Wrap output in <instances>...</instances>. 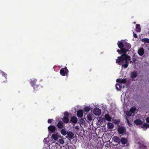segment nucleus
Returning <instances> with one entry per match:
<instances>
[{"label":"nucleus","instance_id":"a18cd8bd","mask_svg":"<svg viewBox=\"0 0 149 149\" xmlns=\"http://www.w3.org/2000/svg\"><path fill=\"white\" fill-rule=\"evenodd\" d=\"M143 149H147V146H143Z\"/></svg>","mask_w":149,"mask_h":149},{"label":"nucleus","instance_id":"2f4dec72","mask_svg":"<svg viewBox=\"0 0 149 149\" xmlns=\"http://www.w3.org/2000/svg\"><path fill=\"white\" fill-rule=\"evenodd\" d=\"M85 121L83 118H81L79 120V123L80 124H84L85 123Z\"/></svg>","mask_w":149,"mask_h":149},{"label":"nucleus","instance_id":"f03ea898","mask_svg":"<svg viewBox=\"0 0 149 149\" xmlns=\"http://www.w3.org/2000/svg\"><path fill=\"white\" fill-rule=\"evenodd\" d=\"M68 72V70L66 67L62 68L60 71V74L63 76H65V74H66V76H67Z\"/></svg>","mask_w":149,"mask_h":149},{"label":"nucleus","instance_id":"20e7f679","mask_svg":"<svg viewBox=\"0 0 149 149\" xmlns=\"http://www.w3.org/2000/svg\"><path fill=\"white\" fill-rule=\"evenodd\" d=\"M118 133L119 134H124V133L126 131L125 127H120L118 129Z\"/></svg>","mask_w":149,"mask_h":149},{"label":"nucleus","instance_id":"39448f33","mask_svg":"<svg viewBox=\"0 0 149 149\" xmlns=\"http://www.w3.org/2000/svg\"><path fill=\"white\" fill-rule=\"evenodd\" d=\"M93 113L95 115L99 116L101 113V110L98 108H95L93 111Z\"/></svg>","mask_w":149,"mask_h":149},{"label":"nucleus","instance_id":"6e6552de","mask_svg":"<svg viewBox=\"0 0 149 149\" xmlns=\"http://www.w3.org/2000/svg\"><path fill=\"white\" fill-rule=\"evenodd\" d=\"M56 126L58 128L62 129L64 127L63 123L62 121L60 120L57 124Z\"/></svg>","mask_w":149,"mask_h":149},{"label":"nucleus","instance_id":"72a5a7b5","mask_svg":"<svg viewBox=\"0 0 149 149\" xmlns=\"http://www.w3.org/2000/svg\"><path fill=\"white\" fill-rule=\"evenodd\" d=\"M64 117H69V114L67 111H65L64 113Z\"/></svg>","mask_w":149,"mask_h":149},{"label":"nucleus","instance_id":"5701e85b","mask_svg":"<svg viewBox=\"0 0 149 149\" xmlns=\"http://www.w3.org/2000/svg\"><path fill=\"white\" fill-rule=\"evenodd\" d=\"M108 127L110 129H112L114 127L113 124L111 123H109L107 124Z\"/></svg>","mask_w":149,"mask_h":149},{"label":"nucleus","instance_id":"aec40b11","mask_svg":"<svg viewBox=\"0 0 149 149\" xmlns=\"http://www.w3.org/2000/svg\"><path fill=\"white\" fill-rule=\"evenodd\" d=\"M93 118V115L90 114H88L87 116V119L89 121L92 120Z\"/></svg>","mask_w":149,"mask_h":149},{"label":"nucleus","instance_id":"7c9ffc66","mask_svg":"<svg viewBox=\"0 0 149 149\" xmlns=\"http://www.w3.org/2000/svg\"><path fill=\"white\" fill-rule=\"evenodd\" d=\"M125 114L126 115L128 116H130L132 115V113L130 111H126L125 112Z\"/></svg>","mask_w":149,"mask_h":149},{"label":"nucleus","instance_id":"49530a36","mask_svg":"<svg viewBox=\"0 0 149 149\" xmlns=\"http://www.w3.org/2000/svg\"><path fill=\"white\" fill-rule=\"evenodd\" d=\"M46 139V138H45L44 139V141H45V139Z\"/></svg>","mask_w":149,"mask_h":149},{"label":"nucleus","instance_id":"c85d7f7f","mask_svg":"<svg viewBox=\"0 0 149 149\" xmlns=\"http://www.w3.org/2000/svg\"><path fill=\"white\" fill-rule=\"evenodd\" d=\"M143 42L146 43H149V39L147 38L143 39L142 40Z\"/></svg>","mask_w":149,"mask_h":149},{"label":"nucleus","instance_id":"f257e3e1","mask_svg":"<svg viewBox=\"0 0 149 149\" xmlns=\"http://www.w3.org/2000/svg\"><path fill=\"white\" fill-rule=\"evenodd\" d=\"M120 49L121 50L122 54H123L120 56L118 57L116 63L120 65H122V68H126L128 66L129 61L131 59V57L126 54L128 51L127 49L123 47Z\"/></svg>","mask_w":149,"mask_h":149},{"label":"nucleus","instance_id":"4468645a","mask_svg":"<svg viewBox=\"0 0 149 149\" xmlns=\"http://www.w3.org/2000/svg\"><path fill=\"white\" fill-rule=\"evenodd\" d=\"M144 53V50L143 48H140L138 50V53L140 56H142Z\"/></svg>","mask_w":149,"mask_h":149},{"label":"nucleus","instance_id":"ddd939ff","mask_svg":"<svg viewBox=\"0 0 149 149\" xmlns=\"http://www.w3.org/2000/svg\"><path fill=\"white\" fill-rule=\"evenodd\" d=\"M62 120L64 123L67 124L69 122V120L68 117H63L62 118Z\"/></svg>","mask_w":149,"mask_h":149},{"label":"nucleus","instance_id":"423d86ee","mask_svg":"<svg viewBox=\"0 0 149 149\" xmlns=\"http://www.w3.org/2000/svg\"><path fill=\"white\" fill-rule=\"evenodd\" d=\"M84 114L83 111L82 109L78 110L77 112V116L79 118H81Z\"/></svg>","mask_w":149,"mask_h":149},{"label":"nucleus","instance_id":"6ab92c4d","mask_svg":"<svg viewBox=\"0 0 149 149\" xmlns=\"http://www.w3.org/2000/svg\"><path fill=\"white\" fill-rule=\"evenodd\" d=\"M141 127L143 128L144 129H147L149 127V124L145 123L142 125L141 126Z\"/></svg>","mask_w":149,"mask_h":149},{"label":"nucleus","instance_id":"e433bc0d","mask_svg":"<svg viewBox=\"0 0 149 149\" xmlns=\"http://www.w3.org/2000/svg\"><path fill=\"white\" fill-rule=\"evenodd\" d=\"M2 72V75L3 76L6 78L7 77V74L4 72Z\"/></svg>","mask_w":149,"mask_h":149},{"label":"nucleus","instance_id":"c9c22d12","mask_svg":"<svg viewBox=\"0 0 149 149\" xmlns=\"http://www.w3.org/2000/svg\"><path fill=\"white\" fill-rule=\"evenodd\" d=\"M125 119L126 120L127 122V123L130 126L131 125L130 123V122L129 121V119L127 117H126L125 118Z\"/></svg>","mask_w":149,"mask_h":149},{"label":"nucleus","instance_id":"7ed1b4c3","mask_svg":"<svg viewBox=\"0 0 149 149\" xmlns=\"http://www.w3.org/2000/svg\"><path fill=\"white\" fill-rule=\"evenodd\" d=\"M112 140L115 143L117 144H119L120 143V139L118 136H114L112 138Z\"/></svg>","mask_w":149,"mask_h":149},{"label":"nucleus","instance_id":"ea45409f","mask_svg":"<svg viewBox=\"0 0 149 149\" xmlns=\"http://www.w3.org/2000/svg\"><path fill=\"white\" fill-rule=\"evenodd\" d=\"M117 52H118V53L119 54H122L121 50V49L119 50V49H118V50H117Z\"/></svg>","mask_w":149,"mask_h":149},{"label":"nucleus","instance_id":"4be33fe9","mask_svg":"<svg viewBox=\"0 0 149 149\" xmlns=\"http://www.w3.org/2000/svg\"><path fill=\"white\" fill-rule=\"evenodd\" d=\"M37 81V79H34L33 80H32L30 82V84L33 87L36 85V83Z\"/></svg>","mask_w":149,"mask_h":149},{"label":"nucleus","instance_id":"c03bdc74","mask_svg":"<svg viewBox=\"0 0 149 149\" xmlns=\"http://www.w3.org/2000/svg\"><path fill=\"white\" fill-rule=\"evenodd\" d=\"M51 149H57V148L56 146H53L51 147Z\"/></svg>","mask_w":149,"mask_h":149},{"label":"nucleus","instance_id":"412c9836","mask_svg":"<svg viewBox=\"0 0 149 149\" xmlns=\"http://www.w3.org/2000/svg\"><path fill=\"white\" fill-rule=\"evenodd\" d=\"M140 25L139 24H136V31L137 32H139L141 31V28L140 27Z\"/></svg>","mask_w":149,"mask_h":149},{"label":"nucleus","instance_id":"cd10ccee","mask_svg":"<svg viewBox=\"0 0 149 149\" xmlns=\"http://www.w3.org/2000/svg\"><path fill=\"white\" fill-rule=\"evenodd\" d=\"M90 110V108L88 106H86L84 109V111L85 112H88Z\"/></svg>","mask_w":149,"mask_h":149},{"label":"nucleus","instance_id":"4c0bfd02","mask_svg":"<svg viewBox=\"0 0 149 149\" xmlns=\"http://www.w3.org/2000/svg\"><path fill=\"white\" fill-rule=\"evenodd\" d=\"M59 143L61 144H63L64 143V141L62 139H60L59 140Z\"/></svg>","mask_w":149,"mask_h":149},{"label":"nucleus","instance_id":"9d476101","mask_svg":"<svg viewBox=\"0 0 149 149\" xmlns=\"http://www.w3.org/2000/svg\"><path fill=\"white\" fill-rule=\"evenodd\" d=\"M127 139L124 137H122L120 140V143L123 145H125L127 143Z\"/></svg>","mask_w":149,"mask_h":149},{"label":"nucleus","instance_id":"f8f14e48","mask_svg":"<svg viewBox=\"0 0 149 149\" xmlns=\"http://www.w3.org/2000/svg\"><path fill=\"white\" fill-rule=\"evenodd\" d=\"M134 122L137 125H140L143 123V121L139 119L135 120Z\"/></svg>","mask_w":149,"mask_h":149},{"label":"nucleus","instance_id":"de8ad7c7","mask_svg":"<svg viewBox=\"0 0 149 149\" xmlns=\"http://www.w3.org/2000/svg\"><path fill=\"white\" fill-rule=\"evenodd\" d=\"M76 128H77V127H76Z\"/></svg>","mask_w":149,"mask_h":149},{"label":"nucleus","instance_id":"a878e982","mask_svg":"<svg viewBox=\"0 0 149 149\" xmlns=\"http://www.w3.org/2000/svg\"><path fill=\"white\" fill-rule=\"evenodd\" d=\"M52 138L55 140H57L58 138V135L57 134H53L52 135Z\"/></svg>","mask_w":149,"mask_h":149},{"label":"nucleus","instance_id":"393cba45","mask_svg":"<svg viewBox=\"0 0 149 149\" xmlns=\"http://www.w3.org/2000/svg\"><path fill=\"white\" fill-rule=\"evenodd\" d=\"M40 87H41V86H40L36 84L33 87L34 90L36 91L40 89Z\"/></svg>","mask_w":149,"mask_h":149},{"label":"nucleus","instance_id":"bb28decb","mask_svg":"<svg viewBox=\"0 0 149 149\" xmlns=\"http://www.w3.org/2000/svg\"><path fill=\"white\" fill-rule=\"evenodd\" d=\"M61 134L65 136L67 134V133L64 129H62L61 131Z\"/></svg>","mask_w":149,"mask_h":149},{"label":"nucleus","instance_id":"58836bf2","mask_svg":"<svg viewBox=\"0 0 149 149\" xmlns=\"http://www.w3.org/2000/svg\"><path fill=\"white\" fill-rule=\"evenodd\" d=\"M116 82L121 83V79H116Z\"/></svg>","mask_w":149,"mask_h":149},{"label":"nucleus","instance_id":"a19ab883","mask_svg":"<svg viewBox=\"0 0 149 149\" xmlns=\"http://www.w3.org/2000/svg\"><path fill=\"white\" fill-rule=\"evenodd\" d=\"M47 122L49 123H51L52 122V120L51 119H49L48 120Z\"/></svg>","mask_w":149,"mask_h":149},{"label":"nucleus","instance_id":"f3484780","mask_svg":"<svg viewBox=\"0 0 149 149\" xmlns=\"http://www.w3.org/2000/svg\"><path fill=\"white\" fill-rule=\"evenodd\" d=\"M118 45L119 48L121 49L124 47V44L123 42L119 41L118 43Z\"/></svg>","mask_w":149,"mask_h":149},{"label":"nucleus","instance_id":"a211bd4d","mask_svg":"<svg viewBox=\"0 0 149 149\" xmlns=\"http://www.w3.org/2000/svg\"><path fill=\"white\" fill-rule=\"evenodd\" d=\"M104 117L105 119L108 121H110L111 120V118L109 114H106Z\"/></svg>","mask_w":149,"mask_h":149},{"label":"nucleus","instance_id":"79ce46f5","mask_svg":"<svg viewBox=\"0 0 149 149\" xmlns=\"http://www.w3.org/2000/svg\"><path fill=\"white\" fill-rule=\"evenodd\" d=\"M133 36L135 38H138V36L136 33H134L133 32Z\"/></svg>","mask_w":149,"mask_h":149},{"label":"nucleus","instance_id":"37998d69","mask_svg":"<svg viewBox=\"0 0 149 149\" xmlns=\"http://www.w3.org/2000/svg\"><path fill=\"white\" fill-rule=\"evenodd\" d=\"M146 120L147 123H149V116L147 117L146 119Z\"/></svg>","mask_w":149,"mask_h":149},{"label":"nucleus","instance_id":"b1692460","mask_svg":"<svg viewBox=\"0 0 149 149\" xmlns=\"http://www.w3.org/2000/svg\"><path fill=\"white\" fill-rule=\"evenodd\" d=\"M116 88L118 91H120L121 88L122 86L118 84H116Z\"/></svg>","mask_w":149,"mask_h":149},{"label":"nucleus","instance_id":"2eb2a0df","mask_svg":"<svg viewBox=\"0 0 149 149\" xmlns=\"http://www.w3.org/2000/svg\"><path fill=\"white\" fill-rule=\"evenodd\" d=\"M124 47L128 50L131 48V45L130 43L126 42L124 44Z\"/></svg>","mask_w":149,"mask_h":149},{"label":"nucleus","instance_id":"9b49d317","mask_svg":"<svg viewBox=\"0 0 149 149\" xmlns=\"http://www.w3.org/2000/svg\"><path fill=\"white\" fill-rule=\"evenodd\" d=\"M67 134V136L68 138L70 139H72L73 138L74 134L72 132L69 131L68 132Z\"/></svg>","mask_w":149,"mask_h":149},{"label":"nucleus","instance_id":"c756f323","mask_svg":"<svg viewBox=\"0 0 149 149\" xmlns=\"http://www.w3.org/2000/svg\"><path fill=\"white\" fill-rule=\"evenodd\" d=\"M136 110V108L135 107H132L130 110V111L131 112V113H135V111Z\"/></svg>","mask_w":149,"mask_h":149},{"label":"nucleus","instance_id":"1a4fd4ad","mask_svg":"<svg viewBox=\"0 0 149 149\" xmlns=\"http://www.w3.org/2000/svg\"><path fill=\"white\" fill-rule=\"evenodd\" d=\"M49 131L52 132H54L55 131L56 128L55 126L50 125L48 127Z\"/></svg>","mask_w":149,"mask_h":149},{"label":"nucleus","instance_id":"f704fd0d","mask_svg":"<svg viewBox=\"0 0 149 149\" xmlns=\"http://www.w3.org/2000/svg\"><path fill=\"white\" fill-rule=\"evenodd\" d=\"M127 82V79H121V83L125 84Z\"/></svg>","mask_w":149,"mask_h":149},{"label":"nucleus","instance_id":"0eeeda50","mask_svg":"<svg viewBox=\"0 0 149 149\" xmlns=\"http://www.w3.org/2000/svg\"><path fill=\"white\" fill-rule=\"evenodd\" d=\"M77 119L76 117L75 116H73L71 118L70 123L76 124L77 123Z\"/></svg>","mask_w":149,"mask_h":149},{"label":"nucleus","instance_id":"473e14b6","mask_svg":"<svg viewBox=\"0 0 149 149\" xmlns=\"http://www.w3.org/2000/svg\"><path fill=\"white\" fill-rule=\"evenodd\" d=\"M70 148L71 147H70L69 148L68 146L67 145H66V146L62 147L61 149H70Z\"/></svg>","mask_w":149,"mask_h":149},{"label":"nucleus","instance_id":"dca6fc26","mask_svg":"<svg viewBox=\"0 0 149 149\" xmlns=\"http://www.w3.org/2000/svg\"><path fill=\"white\" fill-rule=\"evenodd\" d=\"M137 76V73L136 71H134L131 73V77L132 78H135Z\"/></svg>","mask_w":149,"mask_h":149}]
</instances>
